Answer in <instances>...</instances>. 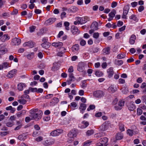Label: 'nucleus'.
Wrapping results in <instances>:
<instances>
[{
    "label": "nucleus",
    "instance_id": "obj_10",
    "mask_svg": "<svg viewBox=\"0 0 146 146\" xmlns=\"http://www.w3.org/2000/svg\"><path fill=\"white\" fill-rule=\"evenodd\" d=\"M56 19L55 17L50 18L45 22V24L47 25L52 24L56 21Z\"/></svg>",
    "mask_w": 146,
    "mask_h": 146
},
{
    "label": "nucleus",
    "instance_id": "obj_40",
    "mask_svg": "<svg viewBox=\"0 0 146 146\" xmlns=\"http://www.w3.org/2000/svg\"><path fill=\"white\" fill-rule=\"evenodd\" d=\"M71 11L73 12H76L78 11V9L76 7L73 6L70 8Z\"/></svg>",
    "mask_w": 146,
    "mask_h": 146
},
{
    "label": "nucleus",
    "instance_id": "obj_45",
    "mask_svg": "<svg viewBox=\"0 0 146 146\" xmlns=\"http://www.w3.org/2000/svg\"><path fill=\"white\" fill-rule=\"evenodd\" d=\"M99 34L98 32L94 33L93 34V37L96 39H97L99 37Z\"/></svg>",
    "mask_w": 146,
    "mask_h": 146
},
{
    "label": "nucleus",
    "instance_id": "obj_27",
    "mask_svg": "<svg viewBox=\"0 0 146 146\" xmlns=\"http://www.w3.org/2000/svg\"><path fill=\"white\" fill-rule=\"evenodd\" d=\"M140 87L141 89H143V93L144 94H146V83L145 82L143 83Z\"/></svg>",
    "mask_w": 146,
    "mask_h": 146
},
{
    "label": "nucleus",
    "instance_id": "obj_14",
    "mask_svg": "<svg viewBox=\"0 0 146 146\" xmlns=\"http://www.w3.org/2000/svg\"><path fill=\"white\" fill-rule=\"evenodd\" d=\"M107 72L109 78L111 77L114 74L113 68L111 67L107 70Z\"/></svg>",
    "mask_w": 146,
    "mask_h": 146
},
{
    "label": "nucleus",
    "instance_id": "obj_34",
    "mask_svg": "<svg viewBox=\"0 0 146 146\" xmlns=\"http://www.w3.org/2000/svg\"><path fill=\"white\" fill-rule=\"evenodd\" d=\"M77 21H76L74 22V24L75 25H77L78 24H82V21L81 20V17H78L77 18Z\"/></svg>",
    "mask_w": 146,
    "mask_h": 146
},
{
    "label": "nucleus",
    "instance_id": "obj_26",
    "mask_svg": "<svg viewBox=\"0 0 146 146\" xmlns=\"http://www.w3.org/2000/svg\"><path fill=\"white\" fill-rule=\"evenodd\" d=\"M117 90V88H114L113 85L110 86L108 88V91L111 93H113Z\"/></svg>",
    "mask_w": 146,
    "mask_h": 146
},
{
    "label": "nucleus",
    "instance_id": "obj_6",
    "mask_svg": "<svg viewBox=\"0 0 146 146\" xmlns=\"http://www.w3.org/2000/svg\"><path fill=\"white\" fill-rule=\"evenodd\" d=\"M63 132V130L60 129H57L52 131L50 133V135L55 137L59 135Z\"/></svg>",
    "mask_w": 146,
    "mask_h": 146
},
{
    "label": "nucleus",
    "instance_id": "obj_61",
    "mask_svg": "<svg viewBox=\"0 0 146 146\" xmlns=\"http://www.w3.org/2000/svg\"><path fill=\"white\" fill-rule=\"evenodd\" d=\"M144 9V7L143 6H140L138 9V11L139 12L142 11Z\"/></svg>",
    "mask_w": 146,
    "mask_h": 146
},
{
    "label": "nucleus",
    "instance_id": "obj_32",
    "mask_svg": "<svg viewBox=\"0 0 146 146\" xmlns=\"http://www.w3.org/2000/svg\"><path fill=\"white\" fill-rule=\"evenodd\" d=\"M81 20L83 23H86L89 20V18L87 17H85L84 18H81Z\"/></svg>",
    "mask_w": 146,
    "mask_h": 146
},
{
    "label": "nucleus",
    "instance_id": "obj_12",
    "mask_svg": "<svg viewBox=\"0 0 146 146\" xmlns=\"http://www.w3.org/2000/svg\"><path fill=\"white\" fill-rule=\"evenodd\" d=\"M69 77V79L67 81L68 84L70 85V84L72 82H73L75 81V78L74 76V74L73 73H69L68 75Z\"/></svg>",
    "mask_w": 146,
    "mask_h": 146
},
{
    "label": "nucleus",
    "instance_id": "obj_48",
    "mask_svg": "<svg viewBox=\"0 0 146 146\" xmlns=\"http://www.w3.org/2000/svg\"><path fill=\"white\" fill-rule=\"evenodd\" d=\"M29 47L30 48H33L35 45V43L31 41L29 42Z\"/></svg>",
    "mask_w": 146,
    "mask_h": 146
},
{
    "label": "nucleus",
    "instance_id": "obj_17",
    "mask_svg": "<svg viewBox=\"0 0 146 146\" xmlns=\"http://www.w3.org/2000/svg\"><path fill=\"white\" fill-rule=\"evenodd\" d=\"M16 71V70L15 69L11 70L9 72L7 75V76L9 78L13 77L15 75Z\"/></svg>",
    "mask_w": 146,
    "mask_h": 146
},
{
    "label": "nucleus",
    "instance_id": "obj_60",
    "mask_svg": "<svg viewBox=\"0 0 146 146\" xmlns=\"http://www.w3.org/2000/svg\"><path fill=\"white\" fill-rule=\"evenodd\" d=\"M87 84L85 81L82 82V84L81 85V87L83 88H85Z\"/></svg>",
    "mask_w": 146,
    "mask_h": 146
},
{
    "label": "nucleus",
    "instance_id": "obj_62",
    "mask_svg": "<svg viewBox=\"0 0 146 146\" xmlns=\"http://www.w3.org/2000/svg\"><path fill=\"white\" fill-rule=\"evenodd\" d=\"M70 105L73 108H75L77 107V104L75 102H72L71 103Z\"/></svg>",
    "mask_w": 146,
    "mask_h": 146
},
{
    "label": "nucleus",
    "instance_id": "obj_58",
    "mask_svg": "<svg viewBox=\"0 0 146 146\" xmlns=\"http://www.w3.org/2000/svg\"><path fill=\"white\" fill-rule=\"evenodd\" d=\"M122 92L124 94H127L128 92V90L126 88H125L123 89L122 90Z\"/></svg>",
    "mask_w": 146,
    "mask_h": 146
},
{
    "label": "nucleus",
    "instance_id": "obj_51",
    "mask_svg": "<svg viewBox=\"0 0 146 146\" xmlns=\"http://www.w3.org/2000/svg\"><path fill=\"white\" fill-rule=\"evenodd\" d=\"M95 108V106L94 105H90L89 107L87 109V110L88 111H90L91 110H92L94 109Z\"/></svg>",
    "mask_w": 146,
    "mask_h": 146
},
{
    "label": "nucleus",
    "instance_id": "obj_9",
    "mask_svg": "<svg viewBox=\"0 0 146 146\" xmlns=\"http://www.w3.org/2000/svg\"><path fill=\"white\" fill-rule=\"evenodd\" d=\"M89 123L87 121H84L79 124L78 127L81 129H84L86 127L89 125Z\"/></svg>",
    "mask_w": 146,
    "mask_h": 146
},
{
    "label": "nucleus",
    "instance_id": "obj_7",
    "mask_svg": "<svg viewBox=\"0 0 146 146\" xmlns=\"http://www.w3.org/2000/svg\"><path fill=\"white\" fill-rule=\"evenodd\" d=\"M124 102L122 100H120L114 106V109L117 110H120L124 106Z\"/></svg>",
    "mask_w": 146,
    "mask_h": 146
},
{
    "label": "nucleus",
    "instance_id": "obj_49",
    "mask_svg": "<svg viewBox=\"0 0 146 146\" xmlns=\"http://www.w3.org/2000/svg\"><path fill=\"white\" fill-rule=\"evenodd\" d=\"M123 62L122 60H117L115 61V63L116 64L119 65L120 66L123 64Z\"/></svg>",
    "mask_w": 146,
    "mask_h": 146
},
{
    "label": "nucleus",
    "instance_id": "obj_46",
    "mask_svg": "<svg viewBox=\"0 0 146 146\" xmlns=\"http://www.w3.org/2000/svg\"><path fill=\"white\" fill-rule=\"evenodd\" d=\"M125 54L124 53H122L118 54L117 56L118 58L122 59L125 58Z\"/></svg>",
    "mask_w": 146,
    "mask_h": 146
},
{
    "label": "nucleus",
    "instance_id": "obj_16",
    "mask_svg": "<svg viewBox=\"0 0 146 146\" xmlns=\"http://www.w3.org/2000/svg\"><path fill=\"white\" fill-rule=\"evenodd\" d=\"M128 7L127 6H125L124 7V9H123V15L122 16V18L124 19H126V15L128 12Z\"/></svg>",
    "mask_w": 146,
    "mask_h": 146
},
{
    "label": "nucleus",
    "instance_id": "obj_57",
    "mask_svg": "<svg viewBox=\"0 0 146 146\" xmlns=\"http://www.w3.org/2000/svg\"><path fill=\"white\" fill-rule=\"evenodd\" d=\"M137 3L135 1L131 3V6L133 7H135L137 5Z\"/></svg>",
    "mask_w": 146,
    "mask_h": 146
},
{
    "label": "nucleus",
    "instance_id": "obj_38",
    "mask_svg": "<svg viewBox=\"0 0 146 146\" xmlns=\"http://www.w3.org/2000/svg\"><path fill=\"white\" fill-rule=\"evenodd\" d=\"M94 133V131L92 129L88 130L86 132V135L88 136H90Z\"/></svg>",
    "mask_w": 146,
    "mask_h": 146
},
{
    "label": "nucleus",
    "instance_id": "obj_63",
    "mask_svg": "<svg viewBox=\"0 0 146 146\" xmlns=\"http://www.w3.org/2000/svg\"><path fill=\"white\" fill-rule=\"evenodd\" d=\"M53 94H48L46 95L45 96V98L47 99H49L52 97Z\"/></svg>",
    "mask_w": 146,
    "mask_h": 146
},
{
    "label": "nucleus",
    "instance_id": "obj_39",
    "mask_svg": "<svg viewBox=\"0 0 146 146\" xmlns=\"http://www.w3.org/2000/svg\"><path fill=\"white\" fill-rule=\"evenodd\" d=\"M119 128L121 131H123L125 130L124 125L122 123H119Z\"/></svg>",
    "mask_w": 146,
    "mask_h": 146
},
{
    "label": "nucleus",
    "instance_id": "obj_41",
    "mask_svg": "<svg viewBox=\"0 0 146 146\" xmlns=\"http://www.w3.org/2000/svg\"><path fill=\"white\" fill-rule=\"evenodd\" d=\"M92 141L90 140H88L84 143L83 146H89L90 145Z\"/></svg>",
    "mask_w": 146,
    "mask_h": 146
},
{
    "label": "nucleus",
    "instance_id": "obj_23",
    "mask_svg": "<svg viewBox=\"0 0 146 146\" xmlns=\"http://www.w3.org/2000/svg\"><path fill=\"white\" fill-rule=\"evenodd\" d=\"M71 30L73 34H76L77 33H80L77 27H76L74 26L72 27Z\"/></svg>",
    "mask_w": 146,
    "mask_h": 146
},
{
    "label": "nucleus",
    "instance_id": "obj_30",
    "mask_svg": "<svg viewBox=\"0 0 146 146\" xmlns=\"http://www.w3.org/2000/svg\"><path fill=\"white\" fill-rule=\"evenodd\" d=\"M64 26L65 29L66 30H69L70 27L69 26L70 25V23L68 22L67 21L65 22L64 23Z\"/></svg>",
    "mask_w": 146,
    "mask_h": 146
},
{
    "label": "nucleus",
    "instance_id": "obj_22",
    "mask_svg": "<svg viewBox=\"0 0 146 146\" xmlns=\"http://www.w3.org/2000/svg\"><path fill=\"white\" fill-rule=\"evenodd\" d=\"M7 51V50L5 47L3 46H0V55H3L5 54Z\"/></svg>",
    "mask_w": 146,
    "mask_h": 146
},
{
    "label": "nucleus",
    "instance_id": "obj_54",
    "mask_svg": "<svg viewBox=\"0 0 146 146\" xmlns=\"http://www.w3.org/2000/svg\"><path fill=\"white\" fill-rule=\"evenodd\" d=\"M118 81L119 84H123L125 82V80L121 78L119 79Z\"/></svg>",
    "mask_w": 146,
    "mask_h": 146
},
{
    "label": "nucleus",
    "instance_id": "obj_42",
    "mask_svg": "<svg viewBox=\"0 0 146 146\" xmlns=\"http://www.w3.org/2000/svg\"><path fill=\"white\" fill-rule=\"evenodd\" d=\"M14 125V122L13 121H9L6 124L7 126L9 127H12Z\"/></svg>",
    "mask_w": 146,
    "mask_h": 146
},
{
    "label": "nucleus",
    "instance_id": "obj_52",
    "mask_svg": "<svg viewBox=\"0 0 146 146\" xmlns=\"http://www.w3.org/2000/svg\"><path fill=\"white\" fill-rule=\"evenodd\" d=\"M115 11L111 12L109 13V17L113 18L115 16Z\"/></svg>",
    "mask_w": 146,
    "mask_h": 146
},
{
    "label": "nucleus",
    "instance_id": "obj_37",
    "mask_svg": "<svg viewBox=\"0 0 146 146\" xmlns=\"http://www.w3.org/2000/svg\"><path fill=\"white\" fill-rule=\"evenodd\" d=\"M34 53L31 52L30 54L27 55V58L29 60H31L34 57Z\"/></svg>",
    "mask_w": 146,
    "mask_h": 146
},
{
    "label": "nucleus",
    "instance_id": "obj_4",
    "mask_svg": "<svg viewBox=\"0 0 146 146\" xmlns=\"http://www.w3.org/2000/svg\"><path fill=\"white\" fill-rule=\"evenodd\" d=\"M110 125V123L108 121H106L100 127L99 129L102 131H105L108 129Z\"/></svg>",
    "mask_w": 146,
    "mask_h": 146
},
{
    "label": "nucleus",
    "instance_id": "obj_11",
    "mask_svg": "<svg viewBox=\"0 0 146 146\" xmlns=\"http://www.w3.org/2000/svg\"><path fill=\"white\" fill-rule=\"evenodd\" d=\"M21 42V40L19 38H15L12 40V44L14 45H18L20 44Z\"/></svg>",
    "mask_w": 146,
    "mask_h": 146
},
{
    "label": "nucleus",
    "instance_id": "obj_35",
    "mask_svg": "<svg viewBox=\"0 0 146 146\" xmlns=\"http://www.w3.org/2000/svg\"><path fill=\"white\" fill-rule=\"evenodd\" d=\"M95 74L96 76L98 77H100L103 75V73L102 72L98 70L96 72Z\"/></svg>",
    "mask_w": 146,
    "mask_h": 146
},
{
    "label": "nucleus",
    "instance_id": "obj_21",
    "mask_svg": "<svg viewBox=\"0 0 146 146\" xmlns=\"http://www.w3.org/2000/svg\"><path fill=\"white\" fill-rule=\"evenodd\" d=\"M86 104H81L79 107V109L81 110L80 112L82 113H84L83 111L86 109Z\"/></svg>",
    "mask_w": 146,
    "mask_h": 146
},
{
    "label": "nucleus",
    "instance_id": "obj_47",
    "mask_svg": "<svg viewBox=\"0 0 146 146\" xmlns=\"http://www.w3.org/2000/svg\"><path fill=\"white\" fill-rule=\"evenodd\" d=\"M142 110L139 108H137V114L138 115H141L142 113Z\"/></svg>",
    "mask_w": 146,
    "mask_h": 146
},
{
    "label": "nucleus",
    "instance_id": "obj_1",
    "mask_svg": "<svg viewBox=\"0 0 146 146\" xmlns=\"http://www.w3.org/2000/svg\"><path fill=\"white\" fill-rule=\"evenodd\" d=\"M30 113L31 114L30 117H32L33 119L38 121L42 117L43 113L42 111L38 109L31 110L30 111Z\"/></svg>",
    "mask_w": 146,
    "mask_h": 146
},
{
    "label": "nucleus",
    "instance_id": "obj_53",
    "mask_svg": "<svg viewBox=\"0 0 146 146\" xmlns=\"http://www.w3.org/2000/svg\"><path fill=\"white\" fill-rule=\"evenodd\" d=\"M36 29V27L33 26L29 27L30 31L31 32H33Z\"/></svg>",
    "mask_w": 146,
    "mask_h": 146
},
{
    "label": "nucleus",
    "instance_id": "obj_25",
    "mask_svg": "<svg viewBox=\"0 0 146 146\" xmlns=\"http://www.w3.org/2000/svg\"><path fill=\"white\" fill-rule=\"evenodd\" d=\"M10 39V37L7 34H5L2 36L1 38V41L4 42L6 40H9Z\"/></svg>",
    "mask_w": 146,
    "mask_h": 146
},
{
    "label": "nucleus",
    "instance_id": "obj_18",
    "mask_svg": "<svg viewBox=\"0 0 146 146\" xmlns=\"http://www.w3.org/2000/svg\"><path fill=\"white\" fill-rule=\"evenodd\" d=\"M26 87V85L25 83H20L18 84L17 88L19 91H21L23 90L24 88Z\"/></svg>",
    "mask_w": 146,
    "mask_h": 146
},
{
    "label": "nucleus",
    "instance_id": "obj_55",
    "mask_svg": "<svg viewBox=\"0 0 146 146\" xmlns=\"http://www.w3.org/2000/svg\"><path fill=\"white\" fill-rule=\"evenodd\" d=\"M74 71V70L73 69V67L72 66H70L69 67V68L68 70V72L69 73H72Z\"/></svg>",
    "mask_w": 146,
    "mask_h": 146
},
{
    "label": "nucleus",
    "instance_id": "obj_15",
    "mask_svg": "<svg viewBox=\"0 0 146 146\" xmlns=\"http://www.w3.org/2000/svg\"><path fill=\"white\" fill-rule=\"evenodd\" d=\"M79 49V45L77 44H76L73 45L72 47V50L73 52L76 53Z\"/></svg>",
    "mask_w": 146,
    "mask_h": 146
},
{
    "label": "nucleus",
    "instance_id": "obj_2",
    "mask_svg": "<svg viewBox=\"0 0 146 146\" xmlns=\"http://www.w3.org/2000/svg\"><path fill=\"white\" fill-rule=\"evenodd\" d=\"M68 136L69 137L68 142L71 143L73 140V138L76 136V131L75 129L72 130L68 133Z\"/></svg>",
    "mask_w": 146,
    "mask_h": 146
},
{
    "label": "nucleus",
    "instance_id": "obj_43",
    "mask_svg": "<svg viewBox=\"0 0 146 146\" xmlns=\"http://www.w3.org/2000/svg\"><path fill=\"white\" fill-rule=\"evenodd\" d=\"M127 133L130 136H132L133 134V131L130 129H128L127 130Z\"/></svg>",
    "mask_w": 146,
    "mask_h": 146
},
{
    "label": "nucleus",
    "instance_id": "obj_20",
    "mask_svg": "<svg viewBox=\"0 0 146 146\" xmlns=\"http://www.w3.org/2000/svg\"><path fill=\"white\" fill-rule=\"evenodd\" d=\"M52 45L56 48H60L63 45V44L61 42H53L52 44Z\"/></svg>",
    "mask_w": 146,
    "mask_h": 146
},
{
    "label": "nucleus",
    "instance_id": "obj_44",
    "mask_svg": "<svg viewBox=\"0 0 146 146\" xmlns=\"http://www.w3.org/2000/svg\"><path fill=\"white\" fill-rule=\"evenodd\" d=\"M130 19H132L135 22H137L138 21V19L135 16L132 15L130 17Z\"/></svg>",
    "mask_w": 146,
    "mask_h": 146
},
{
    "label": "nucleus",
    "instance_id": "obj_5",
    "mask_svg": "<svg viewBox=\"0 0 146 146\" xmlns=\"http://www.w3.org/2000/svg\"><path fill=\"white\" fill-rule=\"evenodd\" d=\"M86 67L87 65L85 63L83 62H80L78 64L77 69L80 72H82L84 70L85 67Z\"/></svg>",
    "mask_w": 146,
    "mask_h": 146
},
{
    "label": "nucleus",
    "instance_id": "obj_64",
    "mask_svg": "<svg viewBox=\"0 0 146 146\" xmlns=\"http://www.w3.org/2000/svg\"><path fill=\"white\" fill-rule=\"evenodd\" d=\"M84 91L83 90H80L78 92V94L80 96H82L84 95Z\"/></svg>",
    "mask_w": 146,
    "mask_h": 146
},
{
    "label": "nucleus",
    "instance_id": "obj_33",
    "mask_svg": "<svg viewBox=\"0 0 146 146\" xmlns=\"http://www.w3.org/2000/svg\"><path fill=\"white\" fill-rule=\"evenodd\" d=\"M103 52L105 54H108L110 52V49L109 47H107L104 48L103 50Z\"/></svg>",
    "mask_w": 146,
    "mask_h": 146
},
{
    "label": "nucleus",
    "instance_id": "obj_13",
    "mask_svg": "<svg viewBox=\"0 0 146 146\" xmlns=\"http://www.w3.org/2000/svg\"><path fill=\"white\" fill-rule=\"evenodd\" d=\"M108 139L106 137H104L100 139V143L103 146H106L107 145Z\"/></svg>",
    "mask_w": 146,
    "mask_h": 146
},
{
    "label": "nucleus",
    "instance_id": "obj_56",
    "mask_svg": "<svg viewBox=\"0 0 146 146\" xmlns=\"http://www.w3.org/2000/svg\"><path fill=\"white\" fill-rule=\"evenodd\" d=\"M33 119L32 117H26L25 119V121L27 122H28L30 121L31 120Z\"/></svg>",
    "mask_w": 146,
    "mask_h": 146
},
{
    "label": "nucleus",
    "instance_id": "obj_8",
    "mask_svg": "<svg viewBox=\"0 0 146 146\" xmlns=\"http://www.w3.org/2000/svg\"><path fill=\"white\" fill-rule=\"evenodd\" d=\"M93 94L94 96L97 98H101L104 95V92L101 90H98L94 92Z\"/></svg>",
    "mask_w": 146,
    "mask_h": 146
},
{
    "label": "nucleus",
    "instance_id": "obj_59",
    "mask_svg": "<svg viewBox=\"0 0 146 146\" xmlns=\"http://www.w3.org/2000/svg\"><path fill=\"white\" fill-rule=\"evenodd\" d=\"M43 139V137L41 136H39L36 138L35 140L37 142H39L42 141Z\"/></svg>",
    "mask_w": 146,
    "mask_h": 146
},
{
    "label": "nucleus",
    "instance_id": "obj_28",
    "mask_svg": "<svg viewBox=\"0 0 146 146\" xmlns=\"http://www.w3.org/2000/svg\"><path fill=\"white\" fill-rule=\"evenodd\" d=\"M123 134L121 133H118L116 134V139L117 140H121L123 138Z\"/></svg>",
    "mask_w": 146,
    "mask_h": 146
},
{
    "label": "nucleus",
    "instance_id": "obj_31",
    "mask_svg": "<svg viewBox=\"0 0 146 146\" xmlns=\"http://www.w3.org/2000/svg\"><path fill=\"white\" fill-rule=\"evenodd\" d=\"M18 101L20 104H25L27 102L26 100L23 98V96L21 97V99L18 100Z\"/></svg>",
    "mask_w": 146,
    "mask_h": 146
},
{
    "label": "nucleus",
    "instance_id": "obj_36",
    "mask_svg": "<svg viewBox=\"0 0 146 146\" xmlns=\"http://www.w3.org/2000/svg\"><path fill=\"white\" fill-rule=\"evenodd\" d=\"M3 69H6L10 67L9 64L8 62H5L2 64Z\"/></svg>",
    "mask_w": 146,
    "mask_h": 146
},
{
    "label": "nucleus",
    "instance_id": "obj_3",
    "mask_svg": "<svg viewBox=\"0 0 146 146\" xmlns=\"http://www.w3.org/2000/svg\"><path fill=\"white\" fill-rule=\"evenodd\" d=\"M98 24L96 21H94L91 26V29L89 31V33L91 34L93 33L95 31L97 30L98 29Z\"/></svg>",
    "mask_w": 146,
    "mask_h": 146
},
{
    "label": "nucleus",
    "instance_id": "obj_19",
    "mask_svg": "<svg viewBox=\"0 0 146 146\" xmlns=\"http://www.w3.org/2000/svg\"><path fill=\"white\" fill-rule=\"evenodd\" d=\"M128 109L131 111H133L135 108V106L132 102H130L127 105Z\"/></svg>",
    "mask_w": 146,
    "mask_h": 146
},
{
    "label": "nucleus",
    "instance_id": "obj_50",
    "mask_svg": "<svg viewBox=\"0 0 146 146\" xmlns=\"http://www.w3.org/2000/svg\"><path fill=\"white\" fill-rule=\"evenodd\" d=\"M86 41L83 39L81 40L80 42V45L82 46H84L86 45Z\"/></svg>",
    "mask_w": 146,
    "mask_h": 146
},
{
    "label": "nucleus",
    "instance_id": "obj_29",
    "mask_svg": "<svg viewBox=\"0 0 146 146\" xmlns=\"http://www.w3.org/2000/svg\"><path fill=\"white\" fill-rule=\"evenodd\" d=\"M55 140L54 139H52L50 141L46 142H45L44 144L46 146L50 145H52L55 142Z\"/></svg>",
    "mask_w": 146,
    "mask_h": 146
},
{
    "label": "nucleus",
    "instance_id": "obj_24",
    "mask_svg": "<svg viewBox=\"0 0 146 146\" xmlns=\"http://www.w3.org/2000/svg\"><path fill=\"white\" fill-rule=\"evenodd\" d=\"M136 38V36L134 35H132L131 36L129 39V43L131 44H133L135 42Z\"/></svg>",
    "mask_w": 146,
    "mask_h": 146
}]
</instances>
